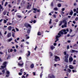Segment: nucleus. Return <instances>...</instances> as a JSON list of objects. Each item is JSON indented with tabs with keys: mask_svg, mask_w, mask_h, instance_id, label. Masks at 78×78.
<instances>
[{
	"mask_svg": "<svg viewBox=\"0 0 78 78\" xmlns=\"http://www.w3.org/2000/svg\"><path fill=\"white\" fill-rule=\"evenodd\" d=\"M69 69H73L74 68L73 66H72V65H69Z\"/></svg>",
	"mask_w": 78,
	"mask_h": 78,
	"instance_id": "nucleus-11",
	"label": "nucleus"
},
{
	"mask_svg": "<svg viewBox=\"0 0 78 78\" xmlns=\"http://www.w3.org/2000/svg\"><path fill=\"white\" fill-rule=\"evenodd\" d=\"M58 35L59 37H61V33L60 32L58 34Z\"/></svg>",
	"mask_w": 78,
	"mask_h": 78,
	"instance_id": "nucleus-28",
	"label": "nucleus"
},
{
	"mask_svg": "<svg viewBox=\"0 0 78 78\" xmlns=\"http://www.w3.org/2000/svg\"><path fill=\"white\" fill-rule=\"evenodd\" d=\"M78 20V17H77L76 18V19H75V20L76 21H77V20Z\"/></svg>",
	"mask_w": 78,
	"mask_h": 78,
	"instance_id": "nucleus-45",
	"label": "nucleus"
},
{
	"mask_svg": "<svg viewBox=\"0 0 78 78\" xmlns=\"http://www.w3.org/2000/svg\"><path fill=\"white\" fill-rule=\"evenodd\" d=\"M76 11V9H73L74 12H75Z\"/></svg>",
	"mask_w": 78,
	"mask_h": 78,
	"instance_id": "nucleus-57",
	"label": "nucleus"
},
{
	"mask_svg": "<svg viewBox=\"0 0 78 78\" xmlns=\"http://www.w3.org/2000/svg\"><path fill=\"white\" fill-rule=\"evenodd\" d=\"M28 54L26 55L27 57L29 56H30V54H31V53H30V51H28Z\"/></svg>",
	"mask_w": 78,
	"mask_h": 78,
	"instance_id": "nucleus-12",
	"label": "nucleus"
},
{
	"mask_svg": "<svg viewBox=\"0 0 78 78\" xmlns=\"http://www.w3.org/2000/svg\"><path fill=\"white\" fill-rule=\"evenodd\" d=\"M12 28V27L11 26H9L8 27V30L9 31H11V30Z\"/></svg>",
	"mask_w": 78,
	"mask_h": 78,
	"instance_id": "nucleus-15",
	"label": "nucleus"
},
{
	"mask_svg": "<svg viewBox=\"0 0 78 78\" xmlns=\"http://www.w3.org/2000/svg\"><path fill=\"white\" fill-rule=\"evenodd\" d=\"M73 15L74 16H76V13H74Z\"/></svg>",
	"mask_w": 78,
	"mask_h": 78,
	"instance_id": "nucleus-49",
	"label": "nucleus"
},
{
	"mask_svg": "<svg viewBox=\"0 0 78 78\" xmlns=\"http://www.w3.org/2000/svg\"><path fill=\"white\" fill-rule=\"evenodd\" d=\"M53 17L54 18H56V16L55 15V14H54L53 15Z\"/></svg>",
	"mask_w": 78,
	"mask_h": 78,
	"instance_id": "nucleus-35",
	"label": "nucleus"
},
{
	"mask_svg": "<svg viewBox=\"0 0 78 78\" xmlns=\"http://www.w3.org/2000/svg\"><path fill=\"white\" fill-rule=\"evenodd\" d=\"M6 13H7V11H6V10H5L3 12V14L4 15V16H5V15L6 14Z\"/></svg>",
	"mask_w": 78,
	"mask_h": 78,
	"instance_id": "nucleus-10",
	"label": "nucleus"
},
{
	"mask_svg": "<svg viewBox=\"0 0 78 78\" xmlns=\"http://www.w3.org/2000/svg\"><path fill=\"white\" fill-rule=\"evenodd\" d=\"M29 76V75H28V74H27L26 75V78H28V76Z\"/></svg>",
	"mask_w": 78,
	"mask_h": 78,
	"instance_id": "nucleus-52",
	"label": "nucleus"
},
{
	"mask_svg": "<svg viewBox=\"0 0 78 78\" xmlns=\"http://www.w3.org/2000/svg\"><path fill=\"white\" fill-rule=\"evenodd\" d=\"M33 10H34V11H37V12H40V9H38L37 10V8H34L33 9Z\"/></svg>",
	"mask_w": 78,
	"mask_h": 78,
	"instance_id": "nucleus-5",
	"label": "nucleus"
},
{
	"mask_svg": "<svg viewBox=\"0 0 78 78\" xmlns=\"http://www.w3.org/2000/svg\"><path fill=\"white\" fill-rule=\"evenodd\" d=\"M69 49V46L68 45L67 46V49Z\"/></svg>",
	"mask_w": 78,
	"mask_h": 78,
	"instance_id": "nucleus-62",
	"label": "nucleus"
},
{
	"mask_svg": "<svg viewBox=\"0 0 78 78\" xmlns=\"http://www.w3.org/2000/svg\"><path fill=\"white\" fill-rule=\"evenodd\" d=\"M63 53L64 55H65V61L66 62H68L69 61L68 60V58H69V55L68 54H67V52L66 51H64L63 52Z\"/></svg>",
	"mask_w": 78,
	"mask_h": 78,
	"instance_id": "nucleus-1",
	"label": "nucleus"
},
{
	"mask_svg": "<svg viewBox=\"0 0 78 78\" xmlns=\"http://www.w3.org/2000/svg\"><path fill=\"white\" fill-rule=\"evenodd\" d=\"M7 22V21H6V20H4V23H6Z\"/></svg>",
	"mask_w": 78,
	"mask_h": 78,
	"instance_id": "nucleus-55",
	"label": "nucleus"
},
{
	"mask_svg": "<svg viewBox=\"0 0 78 78\" xmlns=\"http://www.w3.org/2000/svg\"><path fill=\"white\" fill-rule=\"evenodd\" d=\"M8 63V62H4L3 63V66H6V65Z\"/></svg>",
	"mask_w": 78,
	"mask_h": 78,
	"instance_id": "nucleus-14",
	"label": "nucleus"
},
{
	"mask_svg": "<svg viewBox=\"0 0 78 78\" xmlns=\"http://www.w3.org/2000/svg\"><path fill=\"white\" fill-rule=\"evenodd\" d=\"M32 11V10H30L28 12V13H29L30 12H31Z\"/></svg>",
	"mask_w": 78,
	"mask_h": 78,
	"instance_id": "nucleus-53",
	"label": "nucleus"
},
{
	"mask_svg": "<svg viewBox=\"0 0 78 78\" xmlns=\"http://www.w3.org/2000/svg\"><path fill=\"white\" fill-rule=\"evenodd\" d=\"M6 66L4 65V66H1V67L2 69H4V68H6Z\"/></svg>",
	"mask_w": 78,
	"mask_h": 78,
	"instance_id": "nucleus-21",
	"label": "nucleus"
},
{
	"mask_svg": "<svg viewBox=\"0 0 78 78\" xmlns=\"http://www.w3.org/2000/svg\"><path fill=\"white\" fill-rule=\"evenodd\" d=\"M76 46H77L76 44H75L73 45V47H76Z\"/></svg>",
	"mask_w": 78,
	"mask_h": 78,
	"instance_id": "nucleus-58",
	"label": "nucleus"
},
{
	"mask_svg": "<svg viewBox=\"0 0 78 78\" xmlns=\"http://www.w3.org/2000/svg\"><path fill=\"white\" fill-rule=\"evenodd\" d=\"M64 14V12H63V11H62L61 12V14Z\"/></svg>",
	"mask_w": 78,
	"mask_h": 78,
	"instance_id": "nucleus-41",
	"label": "nucleus"
},
{
	"mask_svg": "<svg viewBox=\"0 0 78 78\" xmlns=\"http://www.w3.org/2000/svg\"><path fill=\"white\" fill-rule=\"evenodd\" d=\"M12 39L10 38V39L8 40V41L9 42H10V41H12Z\"/></svg>",
	"mask_w": 78,
	"mask_h": 78,
	"instance_id": "nucleus-27",
	"label": "nucleus"
},
{
	"mask_svg": "<svg viewBox=\"0 0 78 78\" xmlns=\"http://www.w3.org/2000/svg\"><path fill=\"white\" fill-rule=\"evenodd\" d=\"M2 72L3 73V74H4L5 72V70H3L2 71Z\"/></svg>",
	"mask_w": 78,
	"mask_h": 78,
	"instance_id": "nucleus-42",
	"label": "nucleus"
},
{
	"mask_svg": "<svg viewBox=\"0 0 78 78\" xmlns=\"http://www.w3.org/2000/svg\"><path fill=\"white\" fill-rule=\"evenodd\" d=\"M54 10H55V11H58V8H55L54 9Z\"/></svg>",
	"mask_w": 78,
	"mask_h": 78,
	"instance_id": "nucleus-23",
	"label": "nucleus"
},
{
	"mask_svg": "<svg viewBox=\"0 0 78 78\" xmlns=\"http://www.w3.org/2000/svg\"><path fill=\"white\" fill-rule=\"evenodd\" d=\"M51 6L52 7H53V2H52L51 4Z\"/></svg>",
	"mask_w": 78,
	"mask_h": 78,
	"instance_id": "nucleus-33",
	"label": "nucleus"
},
{
	"mask_svg": "<svg viewBox=\"0 0 78 78\" xmlns=\"http://www.w3.org/2000/svg\"><path fill=\"white\" fill-rule=\"evenodd\" d=\"M24 26L25 27H26V28H28V27H30V28H31V26L30 24L27 23H25L24 24Z\"/></svg>",
	"mask_w": 78,
	"mask_h": 78,
	"instance_id": "nucleus-3",
	"label": "nucleus"
},
{
	"mask_svg": "<svg viewBox=\"0 0 78 78\" xmlns=\"http://www.w3.org/2000/svg\"><path fill=\"white\" fill-rule=\"evenodd\" d=\"M42 73H41L40 74V78H42Z\"/></svg>",
	"mask_w": 78,
	"mask_h": 78,
	"instance_id": "nucleus-30",
	"label": "nucleus"
},
{
	"mask_svg": "<svg viewBox=\"0 0 78 78\" xmlns=\"http://www.w3.org/2000/svg\"><path fill=\"white\" fill-rule=\"evenodd\" d=\"M30 68L31 69H33V68H34V64H31L30 66Z\"/></svg>",
	"mask_w": 78,
	"mask_h": 78,
	"instance_id": "nucleus-16",
	"label": "nucleus"
},
{
	"mask_svg": "<svg viewBox=\"0 0 78 78\" xmlns=\"http://www.w3.org/2000/svg\"><path fill=\"white\" fill-rule=\"evenodd\" d=\"M33 22L34 23H35L36 22V20H34Z\"/></svg>",
	"mask_w": 78,
	"mask_h": 78,
	"instance_id": "nucleus-51",
	"label": "nucleus"
},
{
	"mask_svg": "<svg viewBox=\"0 0 78 78\" xmlns=\"http://www.w3.org/2000/svg\"><path fill=\"white\" fill-rule=\"evenodd\" d=\"M49 23L50 25H51V19H50V21H49Z\"/></svg>",
	"mask_w": 78,
	"mask_h": 78,
	"instance_id": "nucleus-26",
	"label": "nucleus"
},
{
	"mask_svg": "<svg viewBox=\"0 0 78 78\" xmlns=\"http://www.w3.org/2000/svg\"><path fill=\"white\" fill-rule=\"evenodd\" d=\"M56 22H58V19H56L55 20Z\"/></svg>",
	"mask_w": 78,
	"mask_h": 78,
	"instance_id": "nucleus-61",
	"label": "nucleus"
},
{
	"mask_svg": "<svg viewBox=\"0 0 78 78\" xmlns=\"http://www.w3.org/2000/svg\"><path fill=\"white\" fill-rule=\"evenodd\" d=\"M73 23H74V24H75V23H76V22H75V21H73Z\"/></svg>",
	"mask_w": 78,
	"mask_h": 78,
	"instance_id": "nucleus-54",
	"label": "nucleus"
},
{
	"mask_svg": "<svg viewBox=\"0 0 78 78\" xmlns=\"http://www.w3.org/2000/svg\"><path fill=\"white\" fill-rule=\"evenodd\" d=\"M6 73L7 75H9L10 73H9V71H7Z\"/></svg>",
	"mask_w": 78,
	"mask_h": 78,
	"instance_id": "nucleus-25",
	"label": "nucleus"
},
{
	"mask_svg": "<svg viewBox=\"0 0 78 78\" xmlns=\"http://www.w3.org/2000/svg\"><path fill=\"white\" fill-rule=\"evenodd\" d=\"M59 37H59L57 35L56 37V39H58V38H59Z\"/></svg>",
	"mask_w": 78,
	"mask_h": 78,
	"instance_id": "nucleus-31",
	"label": "nucleus"
},
{
	"mask_svg": "<svg viewBox=\"0 0 78 78\" xmlns=\"http://www.w3.org/2000/svg\"><path fill=\"white\" fill-rule=\"evenodd\" d=\"M50 78H55V76L53 75H51L49 76Z\"/></svg>",
	"mask_w": 78,
	"mask_h": 78,
	"instance_id": "nucleus-17",
	"label": "nucleus"
},
{
	"mask_svg": "<svg viewBox=\"0 0 78 78\" xmlns=\"http://www.w3.org/2000/svg\"><path fill=\"white\" fill-rule=\"evenodd\" d=\"M55 58L58 59V61H60V58H59V57L56 56H55Z\"/></svg>",
	"mask_w": 78,
	"mask_h": 78,
	"instance_id": "nucleus-7",
	"label": "nucleus"
},
{
	"mask_svg": "<svg viewBox=\"0 0 78 78\" xmlns=\"http://www.w3.org/2000/svg\"><path fill=\"white\" fill-rule=\"evenodd\" d=\"M19 60H20L21 59H22V57H19V58L18 59Z\"/></svg>",
	"mask_w": 78,
	"mask_h": 78,
	"instance_id": "nucleus-50",
	"label": "nucleus"
},
{
	"mask_svg": "<svg viewBox=\"0 0 78 78\" xmlns=\"http://www.w3.org/2000/svg\"><path fill=\"white\" fill-rule=\"evenodd\" d=\"M12 31H14V32H16V31H15V29H13L12 30Z\"/></svg>",
	"mask_w": 78,
	"mask_h": 78,
	"instance_id": "nucleus-43",
	"label": "nucleus"
},
{
	"mask_svg": "<svg viewBox=\"0 0 78 78\" xmlns=\"http://www.w3.org/2000/svg\"><path fill=\"white\" fill-rule=\"evenodd\" d=\"M49 54H50V55L51 56H53V54H52V53H51V52H50Z\"/></svg>",
	"mask_w": 78,
	"mask_h": 78,
	"instance_id": "nucleus-24",
	"label": "nucleus"
},
{
	"mask_svg": "<svg viewBox=\"0 0 78 78\" xmlns=\"http://www.w3.org/2000/svg\"><path fill=\"white\" fill-rule=\"evenodd\" d=\"M66 31H67V32H69V29H67L66 30Z\"/></svg>",
	"mask_w": 78,
	"mask_h": 78,
	"instance_id": "nucleus-63",
	"label": "nucleus"
},
{
	"mask_svg": "<svg viewBox=\"0 0 78 78\" xmlns=\"http://www.w3.org/2000/svg\"><path fill=\"white\" fill-rule=\"evenodd\" d=\"M72 71H71V69H67V72H69V73H70Z\"/></svg>",
	"mask_w": 78,
	"mask_h": 78,
	"instance_id": "nucleus-18",
	"label": "nucleus"
},
{
	"mask_svg": "<svg viewBox=\"0 0 78 78\" xmlns=\"http://www.w3.org/2000/svg\"><path fill=\"white\" fill-rule=\"evenodd\" d=\"M19 66H22L23 65V63L20 64V63H18V64Z\"/></svg>",
	"mask_w": 78,
	"mask_h": 78,
	"instance_id": "nucleus-32",
	"label": "nucleus"
},
{
	"mask_svg": "<svg viewBox=\"0 0 78 78\" xmlns=\"http://www.w3.org/2000/svg\"><path fill=\"white\" fill-rule=\"evenodd\" d=\"M65 10V8H63L62 9V11H64Z\"/></svg>",
	"mask_w": 78,
	"mask_h": 78,
	"instance_id": "nucleus-40",
	"label": "nucleus"
},
{
	"mask_svg": "<svg viewBox=\"0 0 78 78\" xmlns=\"http://www.w3.org/2000/svg\"><path fill=\"white\" fill-rule=\"evenodd\" d=\"M11 36V33H9L7 35V37H9Z\"/></svg>",
	"mask_w": 78,
	"mask_h": 78,
	"instance_id": "nucleus-9",
	"label": "nucleus"
},
{
	"mask_svg": "<svg viewBox=\"0 0 78 78\" xmlns=\"http://www.w3.org/2000/svg\"><path fill=\"white\" fill-rule=\"evenodd\" d=\"M9 75H6V77H9Z\"/></svg>",
	"mask_w": 78,
	"mask_h": 78,
	"instance_id": "nucleus-64",
	"label": "nucleus"
},
{
	"mask_svg": "<svg viewBox=\"0 0 78 78\" xmlns=\"http://www.w3.org/2000/svg\"><path fill=\"white\" fill-rule=\"evenodd\" d=\"M16 31H19V30L17 28H16Z\"/></svg>",
	"mask_w": 78,
	"mask_h": 78,
	"instance_id": "nucleus-48",
	"label": "nucleus"
},
{
	"mask_svg": "<svg viewBox=\"0 0 78 78\" xmlns=\"http://www.w3.org/2000/svg\"><path fill=\"white\" fill-rule=\"evenodd\" d=\"M37 48V46H36V45L35 48H34V50H36V48Z\"/></svg>",
	"mask_w": 78,
	"mask_h": 78,
	"instance_id": "nucleus-39",
	"label": "nucleus"
},
{
	"mask_svg": "<svg viewBox=\"0 0 78 78\" xmlns=\"http://www.w3.org/2000/svg\"><path fill=\"white\" fill-rule=\"evenodd\" d=\"M73 12L72 10H71L70 12L69 13V15H70V16H72L73 15Z\"/></svg>",
	"mask_w": 78,
	"mask_h": 78,
	"instance_id": "nucleus-8",
	"label": "nucleus"
},
{
	"mask_svg": "<svg viewBox=\"0 0 78 78\" xmlns=\"http://www.w3.org/2000/svg\"><path fill=\"white\" fill-rule=\"evenodd\" d=\"M63 23H64V27H67V22L66 21V20H63Z\"/></svg>",
	"mask_w": 78,
	"mask_h": 78,
	"instance_id": "nucleus-4",
	"label": "nucleus"
},
{
	"mask_svg": "<svg viewBox=\"0 0 78 78\" xmlns=\"http://www.w3.org/2000/svg\"><path fill=\"white\" fill-rule=\"evenodd\" d=\"M33 73V75H34V76H35V75H36V73L35 72H34Z\"/></svg>",
	"mask_w": 78,
	"mask_h": 78,
	"instance_id": "nucleus-56",
	"label": "nucleus"
},
{
	"mask_svg": "<svg viewBox=\"0 0 78 78\" xmlns=\"http://www.w3.org/2000/svg\"><path fill=\"white\" fill-rule=\"evenodd\" d=\"M12 36L13 37H14V33H13L12 34Z\"/></svg>",
	"mask_w": 78,
	"mask_h": 78,
	"instance_id": "nucleus-38",
	"label": "nucleus"
},
{
	"mask_svg": "<svg viewBox=\"0 0 78 78\" xmlns=\"http://www.w3.org/2000/svg\"><path fill=\"white\" fill-rule=\"evenodd\" d=\"M62 22H63V21H60V23L59 24V26H61L62 25Z\"/></svg>",
	"mask_w": 78,
	"mask_h": 78,
	"instance_id": "nucleus-20",
	"label": "nucleus"
},
{
	"mask_svg": "<svg viewBox=\"0 0 78 78\" xmlns=\"http://www.w3.org/2000/svg\"><path fill=\"white\" fill-rule=\"evenodd\" d=\"M30 31H31V29H28L27 32V33H28V34H30Z\"/></svg>",
	"mask_w": 78,
	"mask_h": 78,
	"instance_id": "nucleus-13",
	"label": "nucleus"
},
{
	"mask_svg": "<svg viewBox=\"0 0 78 78\" xmlns=\"http://www.w3.org/2000/svg\"><path fill=\"white\" fill-rule=\"evenodd\" d=\"M37 35L38 36H41V32L39 31L37 33Z\"/></svg>",
	"mask_w": 78,
	"mask_h": 78,
	"instance_id": "nucleus-22",
	"label": "nucleus"
},
{
	"mask_svg": "<svg viewBox=\"0 0 78 78\" xmlns=\"http://www.w3.org/2000/svg\"><path fill=\"white\" fill-rule=\"evenodd\" d=\"M17 17L18 18H21V17H22V16L20 15H18Z\"/></svg>",
	"mask_w": 78,
	"mask_h": 78,
	"instance_id": "nucleus-36",
	"label": "nucleus"
},
{
	"mask_svg": "<svg viewBox=\"0 0 78 78\" xmlns=\"http://www.w3.org/2000/svg\"><path fill=\"white\" fill-rule=\"evenodd\" d=\"M9 8H11V5L10 4L9 5Z\"/></svg>",
	"mask_w": 78,
	"mask_h": 78,
	"instance_id": "nucleus-59",
	"label": "nucleus"
},
{
	"mask_svg": "<svg viewBox=\"0 0 78 78\" xmlns=\"http://www.w3.org/2000/svg\"><path fill=\"white\" fill-rule=\"evenodd\" d=\"M30 8V5H28L27 6V9H29Z\"/></svg>",
	"mask_w": 78,
	"mask_h": 78,
	"instance_id": "nucleus-37",
	"label": "nucleus"
},
{
	"mask_svg": "<svg viewBox=\"0 0 78 78\" xmlns=\"http://www.w3.org/2000/svg\"><path fill=\"white\" fill-rule=\"evenodd\" d=\"M13 51V49H10V52H12Z\"/></svg>",
	"mask_w": 78,
	"mask_h": 78,
	"instance_id": "nucleus-60",
	"label": "nucleus"
},
{
	"mask_svg": "<svg viewBox=\"0 0 78 78\" xmlns=\"http://www.w3.org/2000/svg\"><path fill=\"white\" fill-rule=\"evenodd\" d=\"M73 58H72V57H71L70 58H69V62H72V61H73Z\"/></svg>",
	"mask_w": 78,
	"mask_h": 78,
	"instance_id": "nucleus-6",
	"label": "nucleus"
},
{
	"mask_svg": "<svg viewBox=\"0 0 78 78\" xmlns=\"http://www.w3.org/2000/svg\"><path fill=\"white\" fill-rule=\"evenodd\" d=\"M64 34H67V32H66V29H63L61 31H60L59 32L60 33V34H64Z\"/></svg>",
	"mask_w": 78,
	"mask_h": 78,
	"instance_id": "nucleus-2",
	"label": "nucleus"
},
{
	"mask_svg": "<svg viewBox=\"0 0 78 78\" xmlns=\"http://www.w3.org/2000/svg\"><path fill=\"white\" fill-rule=\"evenodd\" d=\"M8 5V2H5V4L4 5L5 6H6V5Z\"/></svg>",
	"mask_w": 78,
	"mask_h": 78,
	"instance_id": "nucleus-29",
	"label": "nucleus"
},
{
	"mask_svg": "<svg viewBox=\"0 0 78 78\" xmlns=\"http://www.w3.org/2000/svg\"><path fill=\"white\" fill-rule=\"evenodd\" d=\"M61 4H59L58 5V7H61Z\"/></svg>",
	"mask_w": 78,
	"mask_h": 78,
	"instance_id": "nucleus-34",
	"label": "nucleus"
},
{
	"mask_svg": "<svg viewBox=\"0 0 78 78\" xmlns=\"http://www.w3.org/2000/svg\"><path fill=\"white\" fill-rule=\"evenodd\" d=\"M26 78L24 75H23L22 77V78Z\"/></svg>",
	"mask_w": 78,
	"mask_h": 78,
	"instance_id": "nucleus-46",
	"label": "nucleus"
},
{
	"mask_svg": "<svg viewBox=\"0 0 78 78\" xmlns=\"http://www.w3.org/2000/svg\"><path fill=\"white\" fill-rule=\"evenodd\" d=\"M19 75H22V73H19Z\"/></svg>",
	"mask_w": 78,
	"mask_h": 78,
	"instance_id": "nucleus-44",
	"label": "nucleus"
},
{
	"mask_svg": "<svg viewBox=\"0 0 78 78\" xmlns=\"http://www.w3.org/2000/svg\"><path fill=\"white\" fill-rule=\"evenodd\" d=\"M72 51L73 53H75V50H72Z\"/></svg>",
	"mask_w": 78,
	"mask_h": 78,
	"instance_id": "nucleus-47",
	"label": "nucleus"
},
{
	"mask_svg": "<svg viewBox=\"0 0 78 78\" xmlns=\"http://www.w3.org/2000/svg\"><path fill=\"white\" fill-rule=\"evenodd\" d=\"M51 50H53L54 49V48H55V47L53 46L52 45L51 46Z\"/></svg>",
	"mask_w": 78,
	"mask_h": 78,
	"instance_id": "nucleus-19",
	"label": "nucleus"
}]
</instances>
